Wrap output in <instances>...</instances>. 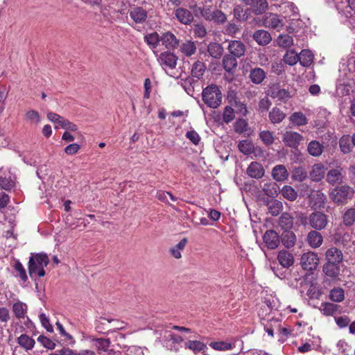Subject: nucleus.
Segmentation results:
<instances>
[{"mask_svg": "<svg viewBox=\"0 0 355 355\" xmlns=\"http://www.w3.org/2000/svg\"><path fill=\"white\" fill-rule=\"evenodd\" d=\"M343 223L347 227H351L354 224L355 208L351 207L345 210L343 214Z\"/></svg>", "mask_w": 355, "mask_h": 355, "instance_id": "obj_36", "label": "nucleus"}, {"mask_svg": "<svg viewBox=\"0 0 355 355\" xmlns=\"http://www.w3.org/2000/svg\"><path fill=\"white\" fill-rule=\"evenodd\" d=\"M237 58L232 55L226 54L223 58V65L224 69L227 72H231L237 67Z\"/></svg>", "mask_w": 355, "mask_h": 355, "instance_id": "obj_30", "label": "nucleus"}, {"mask_svg": "<svg viewBox=\"0 0 355 355\" xmlns=\"http://www.w3.org/2000/svg\"><path fill=\"white\" fill-rule=\"evenodd\" d=\"M280 192L284 198L290 201H294L297 197V191L288 185L284 186Z\"/></svg>", "mask_w": 355, "mask_h": 355, "instance_id": "obj_46", "label": "nucleus"}, {"mask_svg": "<svg viewBox=\"0 0 355 355\" xmlns=\"http://www.w3.org/2000/svg\"><path fill=\"white\" fill-rule=\"evenodd\" d=\"M37 341L48 349H53L56 346L55 343L53 340L44 336H40L37 338Z\"/></svg>", "mask_w": 355, "mask_h": 355, "instance_id": "obj_59", "label": "nucleus"}, {"mask_svg": "<svg viewBox=\"0 0 355 355\" xmlns=\"http://www.w3.org/2000/svg\"><path fill=\"white\" fill-rule=\"evenodd\" d=\"M240 152L244 155H250L254 152V144L252 141L245 139L241 141L238 144Z\"/></svg>", "mask_w": 355, "mask_h": 355, "instance_id": "obj_42", "label": "nucleus"}, {"mask_svg": "<svg viewBox=\"0 0 355 355\" xmlns=\"http://www.w3.org/2000/svg\"><path fill=\"white\" fill-rule=\"evenodd\" d=\"M309 225L314 230H322L328 225V216L322 211H315L309 216Z\"/></svg>", "mask_w": 355, "mask_h": 355, "instance_id": "obj_5", "label": "nucleus"}, {"mask_svg": "<svg viewBox=\"0 0 355 355\" xmlns=\"http://www.w3.org/2000/svg\"><path fill=\"white\" fill-rule=\"evenodd\" d=\"M212 16H213V17L211 18L210 21H214V22H216L218 24H223L227 20L225 14L220 10H217V9L214 10Z\"/></svg>", "mask_w": 355, "mask_h": 355, "instance_id": "obj_56", "label": "nucleus"}, {"mask_svg": "<svg viewBox=\"0 0 355 355\" xmlns=\"http://www.w3.org/2000/svg\"><path fill=\"white\" fill-rule=\"evenodd\" d=\"M339 306L331 303V302H323L321 304L320 311L326 316L333 315L338 309Z\"/></svg>", "mask_w": 355, "mask_h": 355, "instance_id": "obj_43", "label": "nucleus"}, {"mask_svg": "<svg viewBox=\"0 0 355 355\" xmlns=\"http://www.w3.org/2000/svg\"><path fill=\"white\" fill-rule=\"evenodd\" d=\"M289 173L284 165L275 166L272 171V178L277 182H284L288 178Z\"/></svg>", "mask_w": 355, "mask_h": 355, "instance_id": "obj_22", "label": "nucleus"}, {"mask_svg": "<svg viewBox=\"0 0 355 355\" xmlns=\"http://www.w3.org/2000/svg\"><path fill=\"white\" fill-rule=\"evenodd\" d=\"M24 119L26 121L35 124L38 123L41 119L39 112L34 110L26 112Z\"/></svg>", "mask_w": 355, "mask_h": 355, "instance_id": "obj_54", "label": "nucleus"}, {"mask_svg": "<svg viewBox=\"0 0 355 355\" xmlns=\"http://www.w3.org/2000/svg\"><path fill=\"white\" fill-rule=\"evenodd\" d=\"M144 41L151 48L155 49L158 46L159 42H161V40L159 34L157 32H153L145 35Z\"/></svg>", "mask_w": 355, "mask_h": 355, "instance_id": "obj_45", "label": "nucleus"}, {"mask_svg": "<svg viewBox=\"0 0 355 355\" xmlns=\"http://www.w3.org/2000/svg\"><path fill=\"white\" fill-rule=\"evenodd\" d=\"M14 268L16 271L19 272V277L24 282H26L28 280V277L26 275V272L19 261H16Z\"/></svg>", "mask_w": 355, "mask_h": 355, "instance_id": "obj_60", "label": "nucleus"}, {"mask_svg": "<svg viewBox=\"0 0 355 355\" xmlns=\"http://www.w3.org/2000/svg\"><path fill=\"white\" fill-rule=\"evenodd\" d=\"M277 44L279 46L284 48L291 47L293 44V39L292 36L286 34V35H280L277 40Z\"/></svg>", "mask_w": 355, "mask_h": 355, "instance_id": "obj_52", "label": "nucleus"}, {"mask_svg": "<svg viewBox=\"0 0 355 355\" xmlns=\"http://www.w3.org/2000/svg\"><path fill=\"white\" fill-rule=\"evenodd\" d=\"M281 241L286 248H293L296 241V236L293 232L291 230H284L281 236Z\"/></svg>", "mask_w": 355, "mask_h": 355, "instance_id": "obj_25", "label": "nucleus"}, {"mask_svg": "<svg viewBox=\"0 0 355 355\" xmlns=\"http://www.w3.org/2000/svg\"><path fill=\"white\" fill-rule=\"evenodd\" d=\"M130 18L137 24H143L148 17L146 9L140 6L131 8L129 12Z\"/></svg>", "mask_w": 355, "mask_h": 355, "instance_id": "obj_12", "label": "nucleus"}, {"mask_svg": "<svg viewBox=\"0 0 355 355\" xmlns=\"http://www.w3.org/2000/svg\"><path fill=\"white\" fill-rule=\"evenodd\" d=\"M175 15L178 20L183 24H190L193 20L192 13L186 8H180L176 9Z\"/></svg>", "mask_w": 355, "mask_h": 355, "instance_id": "obj_20", "label": "nucleus"}, {"mask_svg": "<svg viewBox=\"0 0 355 355\" xmlns=\"http://www.w3.org/2000/svg\"><path fill=\"white\" fill-rule=\"evenodd\" d=\"M12 311L15 317L17 320H21L24 319L27 315L28 305L21 301L17 300L13 303L12 306Z\"/></svg>", "mask_w": 355, "mask_h": 355, "instance_id": "obj_15", "label": "nucleus"}, {"mask_svg": "<svg viewBox=\"0 0 355 355\" xmlns=\"http://www.w3.org/2000/svg\"><path fill=\"white\" fill-rule=\"evenodd\" d=\"M252 37L256 41V42L261 46H266L272 40L271 35L265 30L256 31L254 33Z\"/></svg>", "mask_w": 355, "mask_h": 355, "instance_id": "obj_21", "label": "nucleus"}, {"mask_svg": "<svg viewBox=\"0 0 355 355\" xmlns=\"http://www.w3.org/2000/svg\"><path fill=\"white\" fill-rule=\"evenodd\" d=\"M49 263V259L45 253L33 254L28 261V272L31 277L35 274L37 269L44 268Z\"/></svg>", "mask_w": 355, "mask_h": 355, "instance_id": "obj_3", "label": "nucleus"}, {"mask_svg": "<svg viewBox=\"0 0 355 355\" xmlns=\"http://www.w3.org/2000/svg\"><path fill=\"white\" fill-rule=\"evenodd\" d=\"M227 50L230 55L236 58L243 56L246 51L245 45L240 40H230L228 44Z\"/></svg>", "mask_w": 355, "mask_h": 355, "instance_id": "obj_10", "label": "nucleus"}, {"mask_svg": "<svg viewBox=\"0 0 355 355\" xmlns=\"http://www.w3.org/2000/svg\"><path fill=\"white\" fill-rule=\"evenodd\" d=\"M354 190L347 184L336 187L329 193L330 199L337 205H344L351 200Z\"/></svg>", "mask_w": 355, "mask_h": 355, "instance_id": "obj_2", "label": "nucleus"}, {"mask_svg": "<svg viewBox=\"0 0 355 355\" xmlns=\"http://www.w3.org/2000/svg\"><path fill=\"white\" fill-rule=\"evenodd\" d=\"M96 345L99 350L106 352L110 345V341L109 339L98 338L96 340Z\"/></svg>", "mask_w": 355, "mask_h": 355, "instance_id": "obj_64", "label": "nucleus"}, {"mask_svg": "<svg viewBox=\"0 0 355 355\" xmlns=\"http://www.w3.org/2000/svg\"><path fill=\"white\" fill-rule=\"evenodd\" d=\"M277 260L279 264L285 268H290L294 263L293 254L285 250H280L278 252Z\"/></svg>", "mask_w": 355, "mask_h": 355, "instance_id": "obj_19", "label": "nucleus"}, {"mask_svg": "<svg viewBox=\"0 0 355 355\" xmlns=\"http://www.w3.org/2000/svg\"><path fill=\"white\" fill-rule=\"evenodd\" d=\"M161 42L165 47L168 50H174L179 46V40L171 32H166L160 37Z\"/></svg>", "mask_w": 355, "mask_h": 355, "instance_id": "obj_13", "label": "nucleus"}, {"mask_svg": "<svg viewBox=\"0 0 355 355\" xmlns=\"http://www.w3.org/2000/svg\"><path fill=\"white\" fill-rule=\"evenodd\" d=\"M17 342L18 345L26 352L32 350L35 344V340L26 334L20 335L17 338Z\"/></svg>", "mask_w": 355, "mask_h": 355, "instance_id": "obj_24", "label": "nucleus"}, {"mask_svg": "<svg viewBox=\"0 0 355 355\" xmlns=\"http://www.w3.org/2000/svg\"><path fill=\"white\" fill-rule=\"evenodd\" d=\"M284 61L290 66L295 65L299 61V55L293 50L287 51Z\"/></svg>", "mask_w": 355, "mask_h": 355, "instance_id": "obj_49", "label": "nucleus"}, {"mask_svg": "<svg viewBox=\"0 0 355 355\" xmlns=\"http://www.w3.org/2000/svg\"><path fill=\"white\" fill-rule=\"evenodd\" d=\"M271 309L268 305H265L263 308H261L259 311V315L261 320H266L270 322H278L279 320L274 318V317H270V312Z\"/></svg>", "mask_w": 355, "mask_h": 355, "instance_id": "obj_51", "label": "nucleus"}, {"mask_svg": "<svg viewBox=\"0 0 355 355\" xmlns=\"http://www.w3.org/2000/svg\"><path fill=\"white\" fill-rule=\"evenodd\" d=\"M279 225L284 230L292 229L293 226V217L287 212L283 213L279 219Z\"/></svg>", "mask_w": 355, "mask_h": 355, "instance_id": "obj_31", "label": "nucleus"}, {"mask_svg": "<svg viewBox=\"0 0 355 355\" xmlns=\"http://www.w3.org/2000/svg\"><path fill=\"white\" fill-rule=\"evenodd\" d=\"M282 140L286 146L292 148H297L304 141V137L297 132L286 131L283 135Z\"/></svg>", "mask_w": 355, "mask_h": 355, "instance_id": "obj_9", "label": "nucleus"}, {"mask_svg": "<svg viewBox=\"0 0 355 355\" xmlns=\"http://www.w3.org/2000/svg\"><path fill=\"white\" fill-rule=\"evenodd\" d=\"M311 200L314 209H320L324 207L327 196L320 190L315 191L311 194Z\"/></svg>", "mask_w": 355, "mask_h": 355, "instance_id": "obj_16", "label": "nucleus"}, {"mask_svg": "<svg viewBox=\"0 0 355 355\" xmlns=\"http://www.w3.org/2000/svg\"><path fill=\"white\" fill-rule=\"evenodd\" d=\"M299 61L304 67H309L313 62V55L309 50H302L299 55Z\"/></svg>", "mask_w": 355, "mask_h": 355, "instance_id": "obj_44", "label": "nucleus"}, {"mask_svg": "<svg viewBox=\"0 0 355 355\" xmlns=\"http://www.w3.org/2000/svg\"><path fill=\"white\" fill-rule=\"evenodd\" d=\"M209 346L216 349L219 351H224V350H229L232 349V345L230 343L220 341V342H211L209 344Z\"/></svg>", "mask_w": 355, "mask_h": 355, "instance_id": "obj_58", "label": "nucleus"}, {"mask_svg": "<svg viewBox=\"0 0 355 355\" xmlns=\"http://www.w3.org/2000/svg\"><path fill=\"white\" fill-rule=\"evenodd\" d=\"M235 118L234 109L230 106H225L223 114V120L225 123H229Z\"/></svg>", "mask_w": 355, "mask_h": 355, "instance_id": "obj_55", "label": "nucleus"}, {"mask_svg": "<svg viewBox=\"0 0 355 355\" xmlns=\"http://www.w3.org/2000/svg\"><path fill=\"white\" fill-rule=\"evenodd\" d=\"M196 43L191 40L185 41L180 46V52L187 57L194 55L196 52Z\"/></svg>", "mask_w": 355, "mask_h": 355, "instance_id": "obj_27", "label": "nucleus"}, {"mask_svg": "<svg viewBox=\"0 0 355 355\" xmlns=\"http://www.w3.org/2000/svg\"><path fill=\"white\" fill-rule=\"evenodd\" d=\"M271 105H272V103L270 101V99L268 98V97L265 96V97L261 98L259 101V104H258L259 111L261 113H266L268 111Z\"/></svg>", "mask_w": 355, "mask_h": 355, "instance_id": "obj_57", "label": "nucleus"}, {"mask_svg": "<svg viewBox=\"0 0 355 355\" xmlns=\"http://www.w3.org/2000/svg\"><path fill=\"white\" fill-rule=\"evenodd\" d=\"M259 138L267 146L272 145L275 141L273 133L269 130H263L260 132Z\"/></svg>", "mask_w": 355, "mask_h": 355, "instance_id": "obj_50", "label": "nucleus"}, {"mask_svg": "<svg viewBox=\"0 0 355 355\" xmlns=\"http://www.w3.org/2000/svg\"><path fill=\"white\" fill-rule=\"evenodd\" d=\"M263 24L265 27L279 31L284 26V21L278 15L269 12L263 16Z\"/></svg>", "mask_w": 355, "mask_h": 355, "instance_id": "obj_8", "label": "nucleus"}, {"mask_svg": "<svg viewBox=\"0 0 355 355\" xmlns=\"http://www.w3.org/2000/svg\"><path fill=\"white\" fill-rule=\"evenodd\" d=\"M185 348L192 350L195 354L207 349L205 343L198 340H189L185 343Z\"/></svg>", "mask_w": 355, "mask_h": 355, "instance_id": "obj_38", "label": "nucleus"}, {"mask_svg": "<svg viewBox=\"0 0 355 355\" xmlns=\"http://www.w3.org/2000/svg\"><path fill=\"white\" fill-rule=\"evenodd\" d=\"M306 241L311 248H318L322 244L323 237L318 230H313L308 233Z\"/></svg>", "mask_w": 355, "mask_h": 355, "instance_id": "obj_18", "label": "nucleus"}, {"mask_svg": "<svg viewBox=\"0 0 355 355\" xmlns=\"http://www.w3.org/2000/svg\"><path fill=\"white\" fill-rule=\"evenodd\" d=\"M307 150L312 156L318 157L323 152V146L319 141H311L308 145Z\"/></svg>", "mask_w": 355, "mask_h": 355, "instance_id": "obj_40", "label": "nucleus"}, {"mask_svg": "<svg viewBox=\"0 0 355 355\" xmlns=\"http://www.w3.org/2000/svg\"><path fill=\"white\" fill-rule=\"evenodd\" d=\"M202 99L211 108H217L222 103V93L220 87L211 84L203 89Z\"/></svg>", "mask_w": 355, "mask_h": 355, "instance_id": "obj_1", "label": "nucleus"}, {"mask_svg": "<svg viewBox=\"0 0 355 355\" xmlns=\"http://www.w3.org/2000/svg\"><path fill=\"white\" fill-rule=\"evenodd\" d=\"M249 77L253 83L259 85L264 80L266 73L263 69L255 67L250 70Z\"/></svg>", "mask_w": 355, "mask_h": 355, "instance_id": "obj_26", "label": "nucleus"}, {"mask_svg": "<svg viewBox=\"0 0 355 355\" xmlns=\"http://www.w3.org/2000/svg\"><path fill=\"white\" fill-rule=\"evenodd\" d=\"M292 179L297 182H303L307 178V171L303 166L295 167L292 171Z\"/></svg>", "mask_w": 355, "mask_h": 355, "instance_id": "obj_41", "label": "nucleus"}, {"mask_svg": "<svg viewBox=\"0 0 355 355\" xmlns=\"http://www.w3.org/2000/svg\"><path fill=\"white\" fill-rule=\"evenodd\" d=\"M157 60L163 69H173L176 67L178 57L171 51H164L159 54Z\"/></svg>", "mask_w": 355, "mask_h": 355, "instance_id": "obj_7", "label": "nucleus"}, {"mask_svg": "<svg viewBox=\"0 0 355 355\" xmlns=\"http://www.w3.org/2000/svg\"><path fill=\"white\" fill-rule=\"evenodd\" d=\"M14 186L13 181L10 179V178H6L0 175V187L1 189L4 190H10Z\"/></svg>", "mask_w": 355, "mask_h": 355, "instance_id": "obj_63", "label": "nucleus"}, {"mask_svg": "<svg viewBox=\"0 0 355 355\" xmlns=\"http://www.w3.org/2000/svg\"><path fill=\"white\" fill-rule=\"evenodd\" d=\"M59 125L61 126L63 129L72 132H75L78 130L77 125L71 122L68 119H64V117H62V120L60 121Z\"/></svg>", "mask_w": 355, "mask_h": 355, "instance_id": "obj_62", "label": "nucleus"}, {"mask_svg": "<svg viewBox=\"0 0 355 355\" xmlns=\"http://www.w3.org/2000/svg\"><path fill=\"white\" fill-rule=\"evenodd\" d=\"M209 55L214 58L219 59L223 53V47L216 42H211L207 47Z\"/></svg>", "mask_w": 355, "mask_h": 355, "instance_id": "obj_32", "label": "nucleus"}, {"mask_svg": "<svg viewBox=\"0 0 355 355\" xmlns=\"http://www.w3.org/2000/svg\"><path fill=\"white\" fill-rule=\"evenodd\" d=\"M286 116V114L277 107H273L268 114L269 119L272 123L282 122Z\"/></svg>", "mask_w": 355, "mask_h": 355, "instance_id": "obj_33", "label": "nucleus"}, {"mask_svg": "<svg viewBox=\"0 0 355 355\" xmlns=\"http://www.w3.org/2000/svg\"><path fill=\"white\" fill-rule=\"evenodd\" d=\"M267 207L269 213L274 216H278L283 210V204L281 201L272 199L268 201Z\"/></svg>", "mask_w": 355, "mask_h": 355, "instance_id": "obj_28", "label": "nucleus"}, {"mask_svg": "<svg viewBox=\"0 0 355 355\" xmlns=\"http://www.w3.org/2000/svg\"><path fill=\"white\" fill-rule=\"evenodd\" d=\"M206 70V66L204 62L197 60L196 61L192 66L191 69V75L200 79L202 78L205 73Z\"/></svg>", "mask_w": 355, "mask_h": 355, "instance_id": "obj_37", "label": "nucleus"}, {"mask_svg": "<svg viewBox=\"0 0 355 355\" xmlns=\"http://www.w3.org/2000/svg\"><path fill=\"white\" fill-rule=\"evenodd\" d=\"M263 240L267 248L271 250L277 248L280 243L278 234L272 230H267L265 232Z\"/></svg>", "mask_w": 355, "mask_h": 355, "instance_id": "obj_11", "label": "nucleus"}, {"mask_svg": "<svg viewBox=\"0 0 355 355\" xmlns=\"http://www.w3.org/2000/svg\"><path fill=\"white\" fill-rule=\"evenodd\" d=\"M251 6H252L253 11L256 15H261L268 8V3L266 0H253Z\"/></svg>", "mask_w": 355, "mask_h": 355, "instance_id": "obj_48", "label": "nucleus"}, {"mask_svg": "<svg viewBox=\"0 0 355 355\" xmlns=\"http://www.w3.org/2000/svg\"><path fill=\"white\" fill-rule=\"evenodd\" d=\"M271 96L282 101H288L291 98L290 93L288 90L277 88L272 91Z\"/></svg>", "mask_w": 355, "mask_h": 355, "instance_id": "obj_47", "label": "nucleus"}, {"mask_svg": "<svg viewBox=\"0 0 355 355\" xmlns=\"http://www.w3.org/2000/svg\"><path fill=\"white\" fill-rule=\"evenodd\" d=\"M185 136L194 145L198 146L200 144V137L194 130L187 131Z\"/></svg>", "mask_w": 355, "mask_h": 355, "instance_id": "obj_61", "label": "nucleus"}, {"mask_svg": "<svg viewBox=\"0 0 355 355\" xmlns=\"http://www.w3.org/2000/svg\"><path fill=\"white\" fill-rule=\"evenodd\" d=\"M264 173L263 166L257 162H252L247 168V174L252 178L259 179L264 175Z\"/></svg>", "mask_w": 355, "mask_h": 355, "instance_id": "obj_17", "label": "nucleus"}, {"mask_svg": "<svg viewBox=\"0 0 355 355\" xmlns=\"http://www.w3.org/2000/svg\"><path fill=\"white\" fill-rule=\"evenodd\" d=\"M329 296L332 302H341L345 299V291L340 287H335L330 291Z\"/></svg>", "mask_w": 355, "mask_h": 355, "instance_id": "obj_39", "label": "nucleus"}, {"mask_svg": "<svg viewBox=\"0 0 355 355\" xmlns=\"http://www.w3.org/2000/svg\"><path fill=\"white\" fill-rule=\"evenodd\" d=\"M326 168L323 164H315L312 166L309 171L310 178L313 182H320L324 178Z\"/></svg>", "mask_w": 355, "mask_h": 355, "instance_id": "obj_14", "label": "nucleus"}, {"mask_svg": "<svg viewBox=\"0 0 355 355\" xmlns=\"http://www.w3.org/2000/svg\"><path fill=\"white\" fill-rule=\"evenodd\" d=\"M290 121L297 126L305 125L308 123V119L305 114L301 112H295L289 117Z\"/></svg>", "mask_w": 355, "mask_h": 355, "instance_id": "obj_35", "label": "nucleus"}, {"mask_svg": "<svg viewBox=\"0 0 355 355\" xmlns=\"http://www.w3.org/2000/svg\"><path fill=\"white\" fill-rule=\"evenodd\" d=\"M345 179V171L341 164H337L326 175V181L332 186L342 184Z\"/></svg>", "mask_w": 355, "mask_h": 355, "instance_id": "obj_4", "label": "nucleus"}, {"mask_svg": "<svg viewBox=\"0 0 355 355\" xmlns=\"http://www.w3.org/2000/svg\"><path fill=\"white\" fill-rule=\"evenodd\" d=\"M327 262L340 264L343 261V253L336 248H331L326 252Z\"/></svg>", "mask_w": 355, "mask_h": 355, "instance_id": "obj_23", "label": "nucleus"}, {"mask_svg": "<svg viewBox=\"0 0 355 355\" xmlns=\"http://www.w3.org/2000/svg\"><path fill=\"white\" fill-rule=\"evenodd\" d=\"M318 263V256L313 252H305L301 257L300 264L304 270L309 271L313 270L316 269Z\"/></svg>", "mask_w": 355, "mask_h": 355, "instance_id": "obj_6", "label": "nucleus"}, {"mask_svg": "<svg viewBox=\"0 0 355 355\" xmlns=\"http://www.w3.org/2000/svg\"><path fill=\"white\" fill-rule=\"evenodd\" d=\"M248 123L245 119H239L234 123V129L236 133L241 134L247 131Z\"/></svg>", "mask_w": 355, "mask_h": 355, "instance_id": "obj_53", "label": "nucleus"}, {"mask_svg": "<svg viewBox=\"0 0 355 355\" xmlns=\"http://www.w3.org/2000/svg\"><path fill=\"white\" fill-rule=\"evenodd\" d=\"M351 136L349 135H343L339 139V147L342 153L348 154L352 152L353 144H351Z\"/></svg>", "mask_w": 355, "mask_h": 355, "instance_id": "obj_29", "label": "nucleus"}, {"mask_svg": "<svg viewBox=\"0 0 355 355\" xmlns=\"http://www.w3.org/2000/svg\"><path fill=\"white\" fill-rule=\"evenodd\" d=\"M323 272L330 277H336L340 273V266L338 263L327 262L323 266Z\"/></svg>", "mask_w": 355, "mask_h": 355, "instance_id": "obj_34", "label": "nucleus"}]
</instances>
